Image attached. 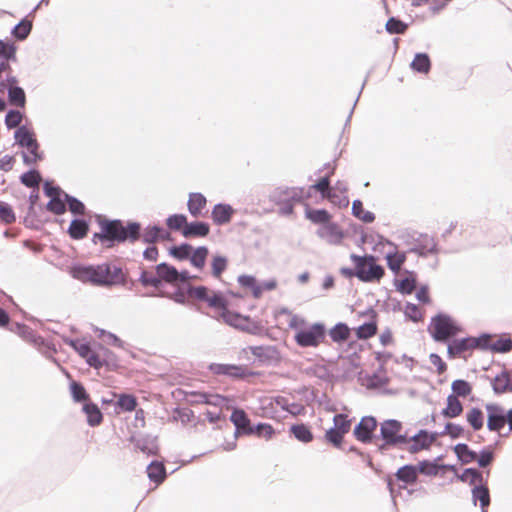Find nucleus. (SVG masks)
Masks as SVG:
<instances>
[{"instance_id":"53","label":"nucleus","mask_w":512,"mask_h":512,"mask_svg":"<svg viewBox=\"0 0 512 512\" xmlns=\"http://www.w3.org/2000/svg\"><path fill=\"white\" fill-rule=\"evenodd\" d=\"M249 434L255 435L259 438H265L266 440H270L276 433L273 426L266 422H258L252 425V429H249Z\"/></svg>"},{"instance_id":"45","label":"nucleus","mask_w":512,"mask_h":512,"mask_svg":"<svg viewBox=\"0 0 512 512\" xmlns=\"http://www.w3.org/2000/svg\"><path fill=\"white\" fill-rule=\"evenodd\" d=\"M69 390L72 400L75 403H81L83 405L85 402H88L90 400L89 393L87 392L84 385L80 381H70Z\"/></svg>"},{"instance_id":"35","label":"nucleus","mask_w":512,"mask_h":512,"mask_svg":"<svg viewBox=\"0 0 512 512\" xmlns=\"http://www.w3.org/2000/svg\"><path fill=\"white\" fill-rule=\"evenodd\" d=\"M207 205V199L204 194L200 192H191L189 193V198L187 201V209L190 215L193 217H199L202 214V210Z\"/></svg>"},{"instance_id":"6","label":"nucleus","mask_w":512,"mask_h":512,"mask_svg":"<svg viewBox=\"0 0 512 512\" xmlns=\"http://www.w3.org/2000/svg\"><path fill=\"white\" fill-rule=\"evenodd\" d=\"M87 365L95 370L104 367L107 371H117L120 367L118 356L97 341H93L91 354L87 357Z\"/></svg>"},{"instance_id":"1","label":"nucleus","mask_w":512,"mask_h":512,"mask_svg":"<svg viewBox=\"0 0 512 512\" xmlns=\"http://www.w3.org/2000/svg\"><path fill=\"white\" fill-rule=\"evenodd\" d=\"M95 221L99 231L93 233L91 242L100 244L103 249H112L124 243L134 244L140 238L141 223L138 221L111 219L103 214H95Z\"/></svg>"},{"instance_id":"39","label":"nucleus","mask_w":512,"mask_h":512,"mask_svg":"<svg viewBox=\"0 0 512 512\" xmlns=\"http://www.w3.org/2000/svg\"><path fill=\"white\" fill-rule=\"evenodd\" d=\"M463 413V405L455 395L449 394L446 398V406L441 410V415L447 419H454Z\"/></svg>"},{"instance_id":"22","label":"nucleus","mask_w":512,"mask_h":512,"mask_svg":"<svg viewBox=\"0 0 512 512\" xmlns=\"http://www.w3.org/2000/svg\"><path fill=\"white\" fill-rule=\"evenodd\" d=\"M379 433H377V439H386L389 441H393L394 437H396L397 433L400 430H403V423L397 419H385L379 424Z\"/></svg>"},{"instance_id":"50","label":"nucleus","mask_w":512,"mask_h":512,"mask_svg":"<svg viewBox=\"0 0 512 512\" xmlns=\"http://www.w3.org/2000/svg\"><path fill=\"white\" fill-rule=\"evenodd\" d=\"M466 421L473 431H479L484 426V413L479 407H472L466 412Z\"/></svg>"},{"instance_id":"55","label":"nucleus","mask_w":512,"mask_h":512,"mask_svg":"<svg viewBox=\"0 0 512 512\" xmlns=\"http://www.w3.org/2000/svg\"><path fill=\"white\" fill-rule=\"evenodd\" d=\"M65 197V199H67L66 211L69 210L74 217L90 213L84 202L77 197L70 195L69 193L68 196Z\"/></svg>"},{"instance_id":"7","label":"nucleus","mask_w":512,"mask_h":512,"mask_svg":"<svg viewBox=\"0 0 512 512\" xmlns=\"http://www.w3.org/2000/svg\"><path fill=\"white\" fill-rule=\"evenodd\" d=\"M43 194L49 198L45 204V209L54 215L60 216L66 212L68 193L65 192L58 184L52 179H45L42 182Z\"/></svg>"},{"instance_id":"31","label":"nucleus","mask_w":512,"mask_h":512,"mask_svg":"<svg viewBox=\"0 0 512 512\" xmlns=\"http://www.w3.org/2000/svg\"><path fill=\"white\" fill-rule=\"evenodd\" d=\"M187 284L181 285V287L176 288L172 293H168L165 291H149L143 294L145 297H166L177 304L186 305V295H188L185 291V287Z\"/></svg>"},{"instance_id":"14","label":"nucleus","mask_w":512,"mask_h":512,"mask_svg":"<svg viewBox=\"0 0 512 512\" xmlns=\"http://www.w3.org/2000/svg\"><path fill=\"white\" fill-rule=\"evenodd\" d=\"M44 322L34 317V348L39 350L45 357L52 358L57 353L56 344L53 339L38 334V329H44Z\"/></svg>"},{"instance_id":"62","label":"nucleus","mask_w":512,"mask_h":512,"mask_svg":"<svg viewBox=\"0 0 512 512\" xmlns=\"http://www.w3.org/2000/svg\"><path fill=\"white\" fill-rule=\"evenodd\" d=\"M492 334L489 332H482L478 336H472V346L473 349H478L480 351H490L491 352V344L493 342L490 341Z\"/></svg>"},{"instance_id":"8","label":"nucleus","mask_w":512,"mask_h":512,"mask_svg":"<svg viewBox=\"0 0 512 512\" xmlns=\"http://www.w3.org/2000/svg\"><path fill=\"white\" fill-rule=\"evenodd\" d=\"M221 318L227 325L251 335H262L265 331L264 326L260 322L254 321L250 316L242 315L236 311L224 310L221 312Z\"/></svg>"},{"instance_id":"64","label":"nucleus","mask_w":512,"mask_h":512,"mask_svg":"<svg viewBox=\"0 0 512 512\" xmlns=\"http://www.w3.org/2000/svg\"><path fill=\"white\" fill-rule=\"evenodd\" d=\"M512 350V338L502 336L491 344L492 353H508Z\"/></svg>"},{"instance_id":"10","label":"nucleus","mask_w":512,"mask_h":512,"mask_svg":"<svg viewBox=\"0 0 512 512\" xmlns=\"http://www.w3.org/2000/svg\"><path fill=\"white\" fill-rule=\"evenodd\" d=\"M258 363L265 366H278L282 361L281 353L275 345L249 346Z\"/></svg>"},{"instance_id":"56","label":"nucleus","mask_w":512,"mask_h":512,"mask_svg":"<svg viewBox=\"0 0 512 512\" xmlns=\"http://www.w3.org/2000/svg\"><path fill=\"white\" fill-rule=\"evenodd\" d=\"M338 157L334 158V166L331 168V171L327 172L324 176L319 177L315 183L309 186V190L317 191L321 194V191H324L331 185V176L335 173L337 167Z\"/></svg>"},{"instance_id":"29","label":"nucleus","mask_w":512,"mask_h":512,"mask_svg":"<svg viewBox=\"0 0 512 512\" xmlns=\"http://www.w3.org/2000/svg\"><path fill=\"white\" fill-rule=\"evenodd\" d=\"M409 67L415 73L427 75L432 68V61L429 54L426 52L415 53Z\"/></svg>"},{"instance_id":"18","label":"nucleus","mask_w":512,"mask_h":512,"mask_svg":"<svg viewBox=\"0 0 512 512\" xmlns=\"http://www.w3.org/2000/svg\"><path fill=\"white\" fill-rule=\"evenodd\" d=\"M236 210L231 204L219 202L211 210V219L216 226H224L231 222Z\"/></svg>"},{"instance_id":"34","label":"nucleus","mask_w":512,"mask_h":512,"mask_svg":"<svg viewBox=\"0 0 512 512\" xmlns=\"http://www.w3.org/2000/svg\"><path fill=\"white\" fill-rule=\"evenodd\" d=\"M155 272L159 277V281L170 284L177 283L178 270L175 266L167 262H161L155 266Z\"/></svg>"},{"instance_id":"13","label":"nucleus","mask_w":512,"mask_h":512,"mask_svg":"<svg viewBox=\"0 0 512 512\" xmlns=\"http://www.w3.org/2000/svg\"><path fill=\"white\" fill-rule=\"evenodd\" d=\"M380 240H379V244H386V245H389L393 248V250L391 251H388L386 254H385V260H386V264H387V267L388 269L394 274V275H397L400 271V267L406 262L407 260V252L406 251H401L399 252L397 250V245L385 238L384 236H379Z\"/></svg>"},{"instance_id":"32","label":"nucleus","mask_w":512,"mask_h":512,"mask_svg":"<svg viewBox=\"0 0 512 512\" xmlns=\"http://www.w3.org/2000/svg\"><path fill=\"white\" fill-rule=\"evenodd\" d=\"M289 433L297 441L304 444L310 443L314 439V434L311 431L310 426L304 422L291 424L289 427Z\"/></svg>"},{"instance_id":"17","label":"nucleus","mask_w":512,"mask_h":512,"mask_svg":"<svg viewBox=\"0 0 512 512\" xmlns=\"http://www.w3.org/2000/svg\"><path fill=\"white\" fill-rule=\"evenodd\" d=\"M316 235L321 239H325L331 245H339L345 238L344 231L340 228L338 223L332 220L322 227H319L316 230Z\"/></svg>"},{"instance_id":"24","label":"nucleus","mask_w":512,"mask_h":512,"mask_svg":"<svg viewBox=\"0 0 512 512\" xmlns=\"http://www.w3.org/2000/svg\"><path fill=\"white\" fill-rule=\"evenodd\" d=\"M305 218L315 225L322 227L332 220V214L325 208H312L308 203H305Z\"/></svg>"},{"instance_id":"21","label":"nucleus","mask_w":512,"mask_h":512,"mask_svg":"<svg viewBox=\"0 0 512 512\" xmlns=\"http://www.w3.org/2000/svg\"><path fill=\"white\" fill-rule=\"evenodd\" d=\"M211 230L210 224L205 221H191L181 229V235L185 238H205Z\"/></svg>"},{"instance_id":"4","label":"nucleus","mask_w":512,"mask_h":512,"mask_svg":"<svg viewBox=\"0 0 512 512\" xmlns=\"http://www.w3.org/2000/svg\"><path fill=\"white\" fill-rule=\"evenodd\" d=\"M109 271V262L97 265L73 263L70 267V274L74 279L101 287H109Z\"/></svg>"},{"instance_id":"16","label":"nucleus","mask_w":512,"mask_h":512,"mask_svg":"<svg viewBox=\"0 0 512 512\" xmlns=\"http://www.w3.org/2000/svg\"><path fill=\"white\" fill-rule=\"evenodd\" d=\"M484 377L490 381L495 395L500 396L505 393H512V374L505 366L493 378H490L488 375H484Z\"/></svg>"},{"instance_id":"43","label":"nucleus","mask_w":512,"mask_h":512,"mask_svg":"<svg viewBox=\"0 0 512 512\" xmlns=\"http://www.w3.org/2000/svg\"><path fill=\"white\" fill-rule=\"evenodd\" d=\"M238 284L249 291H251L252 296L256 299L261 297V289L259 286V281L254 275L250 274H241L237 278Z\"/></svg>"},{"instance_id":"15","label":"nucleus","mask_w":512,"mask_h":512,"mask_svg":"<svg viewBox=\"0 0 512 512\" xmlns=\"http://www.w3.org/2000/svg\"><path fill=\"white\" fill-rule=\"evenodd\" d=\"M471 340L470 335L461 338L451 337L447 343H444L447 346V357L449 359L465 358V352L473 350Z\"/></svg>"},{"instance_id":"2","label":"nucleus","mask_w":512,"mask_h":512,"mask_svg":"<svg viewBox=\"0 0 512 512\" xmlns=\"http://www.w3.org/2000/svg\"><path fill=\"white\" fill-rule=\"evenodd\" d=\"M427 331L435 342L444 344L451 337L462 333L464 328L450 314L439 311L431 317Z\"/></svg>"},{"instance_id":"48","label":"nucleus","mask_w":512,"mask_h":512,"mask_svg":"<svg viewBox=\"0 0 512 512\" xmlns=\"http://www.w3.org/2000/svg\"><path fill=\"white\" fill-rule=\"evenodd\" d=\"M352 215L357 219L361 220L363 223L371 224L375 221V214L371 211L365 210L363 208V203L360 199H355L352 202Z\"/></svg>"},{"instance_id":"58","label":"nucleus","mask_w":512,"mask_h":512,"mask_svg":"<svg viewBox=\"0 0 512 512\" xmlns=\"http://www.w3.org/2000/svg\"><path fill=\"white\" fill-rule=\"evenodd\" d=\"M431 445L426 436H419L418 431L412 435L411 443L406 447L410 454H416L422 450H430Z\"/></svg>"},{"instance_id":"26","label":"nucleus","mask_w":512,"mask_h":512,"mask_svg":"<svg viewBox=\"0 0 512 512\" xmlns=\"http://www.w3.org/2000/svg\"><path fill=\"white\" fill-rule=\"evenodd\" d=\"M137 450L141 451L147 456H159L160 447L158 444V436L145 434L137 441Z\"/></svg>"},{"instance_id":"52","label":"nucleus","mask_w":512,"mask_h":512,"mask_svg":"<svg viewBox=\"0 0 512 512\" xmlns=\"http://www.w3.org/2000/svg\"><path fill=\"white\" fill-rule=\"evenodd\" d=\"M408 27L409 23L402 21L396 16L389 17L385 24V30L390 35L404 34Z\"/></svg>"},{"instance_id":"28","label":"nucleus","mask_w":512,"mask_h":512,"mask_svg":"<svg viewBox=\"0 0 512 512\" xmlns=\"http://www.w3.org/2000/svg\"><path fill=\"white\" fill-rule=\"evenodd\" d=\"M398 482H402L399 485V490L406 489L407 485H413L417 482V473L413 464H405L397 469L394 474Z\"/></svg>"},{"instance_id":"57","label":"nucleus","mask_w":512,"mask_h":512,"mask_svg":"<svg viewBox=\"0 0 512 512\" xmlns=\"http://www.w3.org/2000/svg\"><path fill=\"white\" fill-rule=\"evenodd\" d=\"M163 227L159 224L148 225L145 228L141 226V234L139 240L145 244H154L158 240V233Z\"/></svg>"},{"instance_id":"25","label":"nucleus","mask_w":512,"mask_h":512,"mask_svg":"<svg viewBox=\"0 0 512 512\" xmlns=\"http://www.w3.org/2000/svg\"><path fill=\"white\" fill-rule=\"evenodd\" d=\"M146 473L148 479L156 485L163 483L168 476L164 461L156 459L147 465Z\"/></svg>"},{"instance_id":"40","label":"nucleus","mask_w":512,"mask_h":512,"mask_svg":"<svg viewBox=\"0 0 512 512\" xmlns=\"http://www.w3.org/2000/svg\"><path fill=\"white\" fill-rule=\"evenodd\" d=\"M351 333V328L345 322H337L332 328L327 330V335H329L332 342L341 344L346 342Z\"/></svg>"},{"instance_id":"60","label":"nucleus","mask_w":512,"mask_h":512,"mask_svg":"<svg viewBox=\"0 0 512 512\" xmlns=\"http://www.w3.org/2000/svg\"><path fill=\"white\" fill-rule=\"evenodd\" d=\"M451 390V395H455V397L466 398L472 393V385L467 380L456 379L451 384Z\"/></svg>"},{"instance_id":"23","label":"nucleus","mask_w":512,"mask_h":512,"mask_svg":"<svg viewBox=\"0 0 512 512\" xmlns=\"http://www.w3.org/2000/svg\"><path fill=\"white\" fill-rule=\"evenodd\" d=\"M490 475V470L480 471L478 467H468L463 472L457 475V479L461 482L475 485L480 482H487Z\"/></svg>"},{"instance_id":"5","label":"nucleus","mask_w":512,"mask_h":512,"mask_svg":"<svg viewBox=\"0 0 512 512\" xmlns=\"http://www.w3.org/2000/svg\"><path fill=\"white\" fill-rule=\"evenodd\" d=\"M327 337V328L323 322L306 323L301 329H297L294 334L296 344L301 348H316L325 342Z\"/></svg>"},{"instance_id":"27","label":"nucleus","mask_w":512,"mask_h":512,"mask_svg":"<svg viewBox=\"0 0 512 512\" xmlns=\"http://www.w3.org/2000/svg\"><path fill=\"white\" fill-rule=\"evenodd\" d=\"M472 494V503L474 506L477 505V502L480 503V508H488L491 502L490 491L487 486V482H480L473 485L471 489Z\"/></svg>"},{"instance_id":"12","label":"nucleus","mask_w":512,"mask_h":512,"mask_svg":"<svg viewBox=\"0 0 512 512\" xmlns=\"http://www.w3.org/2000/svg\"><path fill=\"white\" fill-rule=\"evenodd\" d=\"M108 286H122L128 290H133L136 285L135 279L130 277V269H123L120 265L109 262Z\"/></svg>"},{"instance_id":"41","label":"nucleus","mask_w":512,"mask_h":512,"mask_svg":"<svg viewBox=\"0 0 512 512\" xmlns=\"http://www.w3.org/2000/svg\"><path fill=\"white\" fill-rule=\"evenodd\" d=\"M229 420L234 425L235 428L241 430H249L252 429L251 420L246 413V411L240 407H234L232 413L230 415Z\"/></svg>"},{"instance_id":"51","label":"nucleus","mask_w":512,"mask_h":512,"mask_svg":"<svg viewBox=\"0 0 512 512\" xmlns=\"http://www.w3.org/2000/svg\"><path fill=\"white\" fill-rule=\"evenodd\" d=\"M231 372L229 378L233 380H245L249 377H259L262 375L260 371H254L248 369L247 366L242 364H232Z\"/></svg>"},{"instance_id":"30","label":"nucleus","mask_w":512,"mask_h":512,"mask_svg":"<svg viewBox=\"0 0 512 512\" xmlns=\"http://www.w3.org/2000/svg\"><path fill=\"white\" fill-rule=\"evenodd\" d=\"M82 412L86 415V422L90 427H97L103 422V413L91 400L82 405Z\"/></svg>"},{"instance_id":"33","label":"nucleus","mask_w":512,"mask_h":512,"mask_svg":"<svg viewBox=\"0 0 512 512\" xmlns=\"http://www.w3.org/2000/svg\"><path fill=\"white\" fill-rule=\"evenodd\" d=\"M138 405L137 397L129 393H120L118 399L114 403L115 414L131 412L136 410Z\"/></svg>"},{"instance_id":"42","label":"nucleus","mask_w":512,"mask_h":512,"mask_svg":"<svg viewBox=\"0 0 512 512\" xmlns=\"http://www.w3.org/2000/svg\"><path fill=\"white\" fill-rule=\"evenodd\" d=\"M208 255L209 249L207 246H198L197 248H193L189 257V262L191 266L199 271H202L206 266Z\"/></svg>"},{"instance_id":"46","label":"nucleus","mask_w":512,"mask_h":512,"mask_svg":"<svg viewBox=\"0 0 512 512\" xmlns=\"http://www.w3.org/2000/svg\"><path fill=\"white\" fill-rule=\"evenodd\" d=\"M200 399L198 402L204 403L207 405H212L215 407H229V403L232 402V399L228 396H224L221 394H209V393H200Z\"/></svg>"},{"instance_id":"59","label":"nucleus","mask_w":512,"mask_h":512,"mask_svg":"<svg viewBox=\"0 0 512 512\" xmlns=\"http://www.w3.org/2000/svg\"><path fill=\"white\" fill-rule=\"evenodd\" d=\"M185 291L188 295H192L196 300L208 304L210 298V289L207 286H192L187 284Z\"/></svg>"},{"instance_id":"37","label":"nucleus","mask_w":512,"mask_h":512,"mask_svg":"<svg viewBox=\"0 0 512 512\" xmlns=\"http://www.w3.org/2000/svg\"><path fill=\"white\" fill-rule=\"evenodd\" d=\"M63 342L70 346L87 363V357L91 354L93 342L80 340L78 338L63 337Z\"/></svg>"},{"instance_id":"36","label":"nucleus","mask_w":512,"mask_h":512,"mask_svg":"<svg viewBox=\"0 0 512 512\" xmlns=\"http://www.w3.org/2000/svg\"><path fill=\"white\" fill-rule=\"evenodd\" d=\"M452 450L461 465H467L476 460L477 452L471 449L467 443H457Z\"/></svg>"},{"instance_id":"61","label":"nucleus","mask_w":512,"mask_h":512,"mask_svg":"<svg viewBox=\"0 0 512 512\" xmlns=\"http://www.w3.org/2000/svg\"><path fill=\"white\" fill-rule=\"evenodd\" d=\"M228 258L221 254H216L211 260V274L214 278H219L227 269Z\"/></svg>"},{"instance_id":"3","label":"nucleus","mask_w":512,"mask_h":512,"mask_svg":"<svg viewBox=\"0 0 512 512\" xmlns=\"http://www.w3.org/2000/svg\"><path fill=\"white\" fill-rule=\"evenodd\" d=\"M350 260L354 264L355 277L363 283H379L385 275L384 267L377 263L378 257L373 254L352 253Z\"/></svg>"},{"instance_id":"63","label":"nucleus","mask_w":512,"mask_h":512,"mask_svg":"<svg viewBox=\"0 0 512 512\" xmlns=\"http://www.w3.org/2000/svg\"><path fill=\"white\" fill-rule=\"evenodd\" d=\"M14 137L16 143L21 147H26L27 149H30V147L32 146V133L26 126L19 127L16 130Z\"/></svg>"},{"instance_id":"20","label":"nucleus","mask_w":512,"mask_h":512,"mask_svg":"<svg viewBox=\"0 0 512 512\" xmlns=\"http://www.w3.org/2000/svg\"><path fill=\"white\" fill-rule=\"evenodd\" d=\"M90 226V218L75 216L70 221L69 227L67 229V234L72 240H82L88 235L90 231Z\"/></svg>"},{"instance_id":"38","label":"nucleus","mask_w":512,"mask_h":512,"mask_svg":"<svg viewBox=\"0 0 512 512\" xmlns=\"http://www.w3.org/2000/svg\"><path fill=\"white\" fill-rule=\"evenodd\" d=\"M138 269L140 270V273L138 278L135 280L136 283L139 282L144 288L152 287L156 289L155 291H159L158 289L163 287V283L159 281V277L156 272H148L141 263L138 265Z\"/></svg>"},{"instance_id":"54","label":"nucleus","mask_w":512,"mask_h":512,"mask_svg":"<svg viewBox=\"0 0 512 512\" xmlns=\"http://www.w3.org/2000/svg\"><path fill=\"white\" fill-rule=\"evenodd\" d=\"M495 460V453L493 450L492 445L484 446L476 456V462L478 465V468L485 469L486 467H489L493 461Z\"/></svg>"},{"instance_id":"19","label":"nucleus","mask_w":512,"mask_h":512,"mask_svg":"<svg viewBox=\"0 0 512 512\" xmlns=\"http://www.w3.org/2000/svg\"><path fill=\"white\" fill-rule=\"evenodd\" d=\"M402 273L405 274V276L402 278H398L395 275L393 279V285L395 290L402 295H410L417 285V273L414 270H409L406 268L402 269Z\"/></svg>"},{"instance_id":"11","label":"nucleus","mask_w":512,"mask_h":512,"mask_svg":"<svg viewBox=\"0 0 512 512\" xmlns=\"http://www.w3.org/2000/svg\"><path fill=\"white\" fill-rule=\"evenodd\" d=\"M485 409L487 413V429L490 432L500 433L507 424L505 409L498 403H487Z\"/></svg>"},{"instance_id":"47","label":"nucleus","mask_w":512,"mask_h":512,"mask_svg":"<svg viewBox=\"0 0 512 512\" xmlns=\"http://www.w3.org/2000/svg\"><path fill=\"white\" fill-rule=\"evenodd\" d=\"M444 432H446V435H448L452 440L466 438L471 441L473 436L470 431H466L464 426L454 422H446Z\"/></svg>"},{"instance_id":"44","label":"nucleus","mask_w":512,"mask_h":512,"mask_svg":"<svg viewBox=\"0 0 512 512\" xmlns=\"http://www.w3.org/2000/svg\"><path fill=\"white\" fill-rule=\"evenodd\" d=\"M378 330L377 319H370L358 327L354 328L356 338L359 340H368L373 337Z\"/></svg>"},{"instance_id":"49","label":"nucleus","mask_w":512,"mask_h":512,"mask_svg":"<svg viewBox=\"0 0 512 512\" xmlns=\"http://www.w3.org/2000/svg\"><path fill=\"white\" fill-rule=\"evenodd\" d=\"M193 246L188 242L172 245L168 248V254L178 261L189 260Z\"/></svg>"},{"instance_id":"9","label":"nucleus","mask_w":512,"mask_h":512,"mask_svg":"<svg viewBox=\"0 0 512 512\" xmlns=\"http://www.w3.org/2000/svg\"><path fill=\"white\" fill-rule=\"evenodd\" d=\"M378 421L375 416L366 415L353 428V436L363 444H372L377 441Z\"/></svg>"}]
</instances>
